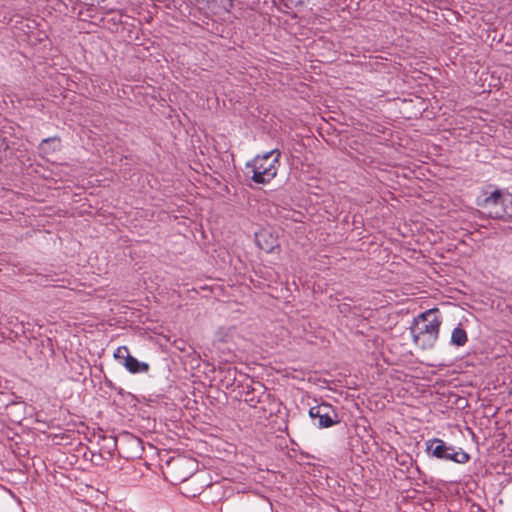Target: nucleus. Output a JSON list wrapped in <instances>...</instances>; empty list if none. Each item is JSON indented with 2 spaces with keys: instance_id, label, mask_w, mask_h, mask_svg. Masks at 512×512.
<instances>
[{
  "instance_id": "nucleus-1",
  "label": "nucleus",
  "mask_w": 512,
  "mask_h": 512,
  "mask_svg": "<svg viewBox=\"0 0 512 512\" xmlns=\"http://www.w3.org/2000/svg\"><path fill=\"white\" fill-rule=\"evenodd\" d=\"M442 318L437 308H432L419 314L411 327L414 343L422 349L434 346L438 339Z\"/></svg>"
},
{
  "instance_id": "nucleus-2",
  "label": "nucleus",
  "mask_w": 512,
  "mask_h": 512,
  "mask_svg": "<svg viewBox=\"0 0 512 512\" xmlns=\"http://www.w3.org/2000/svg\"><path fill=\"white\" fill-rule=\"evenodd\" d=\"M281 152L278 149L256 155L246 163L251 180L257 184H269L277 175L280 166Z\"/></svg>"
},
{
  "instance_id": "nucleus-3",
  "label": "nucleus",
  "mask_w": 512,
  "mask_h": 512,
  "mask_svg": "<svg viewBox=\"0 0 512 512\" xmlns=\"http://www.w3.org/2000/svg\"><path fill=\"white\" fill-rule=\"evenodd\" d=\"M425 446L427 454L437 459L448 460L458 464H465L470 460V455L462 448L449 445L440 438L427 440Z\"/></svg>"
},
{
  "instance_id": "nucleus-4",
  "label": "nucleus",
  "mask_w": 512,
  "mask_h": 512,
  "mask_svg": "<svg viewBox=\"0 0 512 512\" xmlns=\"http://www.w3.org/2000/svg\"><path fill=\"white\" fill-rule=\"evenodd\" d=\"M484 207L488 210L489 216L492 218H511L512 194L495 190L485 198Z\"/></svg>"
},
{
  "instance_id": "nucleus-5",
  "label": "nucleus",
  "mask_w": 512,
  "mask_h": 512,
  "mask_svg": "<svg viewBox=\"0 0 512 512\" xmlns=\"http://www.w3.org/2000/svg\"><path fill=\"white\" fill-rule=\"evenodd\" d=\"M309 416L312 419H318L317 426L319 428H329L340 422V418L336 410L327 403H321L309 409Z\"/></svg>"
},
{
  "instance_id": "nucleus-6",
  "label": "nucleus",
  "mask_w": 512,
  "mask_h": 512,
  "mask_svg": "<svg viewBox=\"0 0 512 512\" xmlns=\"http://www.w3.org/2000/svg\"><path fill=\"white\" fill-rule=\"evenodd\" d=\"M113 356L131 374L146 373L149 370V364L133 357L126 346H119Z\"/></svg>"
},
{
  "instance_id": "nucleus-7",
  "label": "nucleus",
  "mask_w": 512,
  "mask_h": 512,
  "mask_svg": "<svg viewBox=\"0 0 512 512\" xmlns=\"http://www.w3.org/2000/svg\"><path fill=\"white\" fill-rule=\"evenodd\" d=\"M233 6L232 0H208V7L213 13H228Z\"/></svg>"
},
{
  "instance_id": "nucleus-8",
  "label": "nucleus",
  "mask_w": 512,
  "mask_h": 512,
  "mask_svg": "<svg viewBox=\"0 0 512 512\" xmlns=\"http://www.w3.org/2000/svg\"><path fill=\"white\" fill-rule=\"evenodd\" d=\"M60 148V140L58 138H47V139H44L40 146H39V151L42 153V154H50L51 152H54L56 150H59Z\"/></svg>"
},
{
  "instance_id": "nucleus-9",
  "label": "nucleus",
  "mask_w": 512,
  "mask_h": 512,
  "mask_svg": "<svg viewBox=\"0 0 512 512\" xmlns=\"http://www.w3.org/2000/svg\"><path fill=\"white\" fill-rule=\"evenodd\" d=\"M468 338H467V333L466 331L461 328V327H455L453 330H452V333H451V343L460 347V346H464L467 342Z\"/></svg>"
},
{
  "instance_id": "nucleus-10",
  "label": "nucleus",
  "mask_w": 512,
  "mask_h": 512,
  "mask_svg": "<svg viewBox=\"0 0 512 512\" xmlns=\"http://www.w3.org/2000/svg\"><path fill=\"white\" fill-rule=\"evenodd\" d=\"M6 149H7V144H6L5 140L0 138V160L3 158Z\"/></svg>"
}]
</instances>
